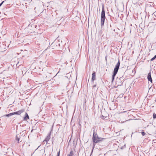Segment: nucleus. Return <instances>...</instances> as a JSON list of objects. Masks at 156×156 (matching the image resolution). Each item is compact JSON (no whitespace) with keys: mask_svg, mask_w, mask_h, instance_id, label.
Wrapping results in <instances>:
<instances>
[{"mask_svg":"<svg viewBox=\"0 0 156 156\" xmlns=\"http://www.w3.org/2000/svg\"><path fill=\"white\" fill-rule=\"evenodd\" d=\"M104 139V138L98 137L97 133L96 132L95 129L93 130V134L92 137V140L93 143H97L100 142Z\"/></svg>","mask_w":156,"mask_h":156,"instance_id":"nucleus-1","label":"nucleus"},{"mask_svg":"<svg viewBox=\"0 0 156 156\" xmlns=\"http://www.w3.org/2000/svg\"><path fill=\"white\" fill-rule=\"evenodd\" d=\"M105 19V11L104 9V5L102 6V11L101 16V27L104 26Z\"/></svg>","mask_w":156,"mask_h":156,"instance_id":"nucleus-2","label":"nucleus"},{"mask_svg":"<svg viewBox=\"0 0 156 156\" xmlns=\"http://www.w3.org/2000/svg\"><path fill=\"white\" fill-rule=\"evenodd\" d=\"M120 63L119 59L116 65H115V68L114 69L113 74L112 76V80L113 81L114 78L120 66Z\"/></svg>","mask_w":156,"mask_h":156,"instance_id":"nucleus-3","label":"nucleus"},{"mask_svg":"<svg viewBox=\"0 0 156 156\" xmlns=\"http://www.w3.org/2000/svg\"><path fill=\"white\" fill-rule=\"evenodd\" d=\"M123 76H122L120 78L117 79L116 81L117 83L118 84L119 86L121 85L123 82Z\"/></svg>","mask_w":156,"mask_h":156,"instance_id":"nucleus-4","label":"nucleus"},{"mask_svg":"<svg viewBox=\"0 0 156 156\" xmlns=\"http://www.w3.org/2000/svg\"><path fill=\"white\" fill-rule=\"evenodd\" d=\"M24 111V110H21L16 112H12L13 115H20L21 113L23 112Z\"/></svg>","mask_w":156,"mask_h":156,"instance_id":"nucleus-5","label":"nucleus"},{"mask_svg":"<svg viewBox=\"0 0 156 156\" xmlns=\"http://www.w3.org/2000/svg\"><path fill=\"white\" fill-rule=\"evenodd\" d=\"M51 132L49 133V134L47 135L46 138H45V140H44L43 141H46L48 142V141L50 139V135H51Z\"/></svg>","mask_w":156,"mask_h":156,"instance_id":"nucleus-6","label":"nucleus"},{"mask_svg":"<svg viewBox=\"0 0 156 156\" xmlns=\"http://www.w3.org/2000/svg\"><path fill=\"white\" fill-rule=\"evenodd\" d=\"M147 79L149 81H150L151 82V83L152 82V80L151 78V73L150 72L148 73L147 75Z\"/></svg>","mask_w":156,"mask_h":156,"instance_id":"nucleus-7","label":"nucleus"},{"mask_svg":"<svg viewBox=\"0 0 156 156\" xmlns=\"http://www.w3.org/2000/svg\"><path fill=\"white\" fill-rule=\"evenodd\" d=\"M92 76L91 79L92 81L93 82L96 79V73L94 72H93L92 74Z\"/></svg>","mask_w":156,"mask_h":156,"instance_id":"nucleus-8","label":"nucleus"},{"mask_svg":"<svg viewBox=\"0 0 156 156\" xmlns=\"http://www.w3.org/2000/svg\"><path fill=\"white\" fill-rule=\"evenodd\" d=\"M29 119V117L27 112H25V117L23 118V120L25 121H27V119Z\"/></svg>","mask_w":156,"mask_h":156,"instance_id":"nucleus-9","label":"nucleus"},{"mask_svg":"<svg viewBox=\"0 0 156 156\" xmlns=\"http://www.w3.org/2000/svg\"><path fill=\"white\" fill-rule=\"evenodd\" d=\"M73 154V151L72 150H71L69 153L67 154V156H72Z\"/></svg>","mask_w":156,"mask_h":156,"instance_id":"nucleus-10","label":"nucleus"},{"mask_svg":"<svg viewBox=\"0 0 156 156\" xmlns=\"http://www.w3.org/2000/svg\"><path fill=\"white\" fill-rule=\"evenodd\" d=\"M12 115H13V113H9V114H8L5 115V116L7 117H9L10 116H12Z\"/></svg>","mask_w":156,"mask_h":156,"instance_id":"nucleus-11","label":"nucleus"},{"mask_svg":"<svg viewBox=\"0 0 156 156\" xmlns=\"http://www.w3.org/2000/svg\"><path fill=\"white\" fill-rule=\"evenodd\" d=\"M16 140L19 142L20 140V138L18 137V135H16Z\"/></svg>","mask_w":156,"mask_h":156,"instance_id":"nucleus-12","label":"nucleus"},{"mask_svg":"<svg viewBox=\"0 0 156 156\" xmlns=\"http://www.w3.org/2000/svg\"><path fill=\"white\" fill-rule=\"evenodd\" d=\"M153 118L154 119L156 118V114L155 113H154L153 114Z\"/></svg>","mask_w":156,"mask_h":156,"instance_id":"nucleus-13","label":"nucleus"},{"mask_svg":"<svg viewBox=\"0 0 156 156\" xmlns=\"http://www.w3.org/2000/svg\"><path fill=\"white\" fill-rule=\"evenodd\" d=\"M141 133L143 136H144L145 135V133L144 132H142Z\"/></svg>","mask_w":156,"mask_h":156,"instance_id":"nucleus-14","label":"nucleus"},{"mask_svg":"<svg viewBox=\"0 0 156 156\" xmlns=\"http://www.w3.org/2000/svg\"><path fill=\"white\" fill-rule=\"evenodd\" d=\"M125 147V145H124L122 147H121V149H123L124 148V147Z\"/></svg>","mask_w":156,"mask_h":156,"instance_id":"nucleus-15","label":"nucleus"},{"mask_svg":"<svg viewBox=\"0 0 156 156\" xmlns=\"http://www.w3.org/2000/svg\"><path fill=\"white\" fill-rule=\"evenodd\" d=\"M59 155H60V151H58V153L57 156H59Z\"/></svg>","mask_w":156,"mask_h":156,"instance_id":"nucleus-16","label":"nucleus"},{"mask_svg":"<svg viewBox=\"0 0 156 156\" xmlns=\"http://www.w3.org/2000/svg\"><path fill=\"white\" fill-rule=\"evenodd\" d=\"M155 58H154V57H153V58H152L151 60V61H153L154 59H155Z\"/></svg>","mask_w":156,"mask_h":156,"instance_id":"nucleus-17","label":"nucleus"},{"mask_svg":"<svg viewBox=\"0 0 156 156\" xmlns=\"http://www.w3.org/2000/svg\"><path fill=\"white\" fill-rule=\"evenodd\" d=\"M4 2V1L2 2L0 4V7L3 4V2Z\"/></svg>","mask_w":156,"mask_h":156,"instance_id":"nucleus-18","label":"nucleus"},{"mask_svg":"<svg viewBox=\"0 0 156 156\" xmlns=\"http://www.w3.org/2000/svg\"><path fill=\"white\" fill-rule=\"evenodd\" d=\"M154 57L155 59L156 58V55H155Z\"/></svg>","mask_w":156,"mask_h":156,"instance_id":"nucleus-19","label":"nucleus"},{"mask_svg":"<svg viewBox=\"0 0 156 156\" xmlns=\"http://www.w3.org/2000/svg\"><path fill=\"white\" fill-rule=\"evenodd\" d=\"M127 112V111H124V112H122V113H124V112Z\"/></svg>","mask_w":156,"mask_h":156,"instance_id":"nucleus-20","label":"nucleus"},{"mask_svg":"<svg viewBox=\"0 0 156 156\" xmlns=\"http://www.w3.org/2000/svg\"><path fill=\"white\" fill-rule=\"evenodd\" d=\"M93 146H94H94H95V144H94V143H93Z\"/></svg>","mask_w":156,"mask_h":156,"instance_id":"nucleus-21","label":"nucleus"},{"mask_svg":"<svg viewBox=\"0 0 156 156\" xmlns=\"http://www.w3.org/2000/svg\"><path fill=\"white\" fill-rule=\"evenodd\" d=\"M131 119H129V120H127L126 121H129V120H131Z\"/></svg>","mask_w":156,"mask_h":156,"instance_id":"nucleus-22","label":"nucleus"},{"mask_svg":"<svg viewBox=\"0 0 156 156\" xmlns=\"http://www.w3.org/2000/svg\"><path fill=\"white\" fill-rule=\"evenodd\" d=\"M95 85H94V87H95Z\"/></svg>","mask_w":156,"mask_h":156,"instance_id":"nucleus-23","label":"nucleus"},{"mask_svg":"<svg viewBox=\"0 0 156 156\" xmlns=\"http://www.w3.org/2000/svg\"><path fill=\"white\" fill-rule=\"evenodd\" d=\"M35 9H36V8L35 7V8H34V9L35 10Z\"/></svg>","mask_w":156,"mask_h":156,"instance_id":"nucleus-24","label":"nucleus"}]
</instances>
